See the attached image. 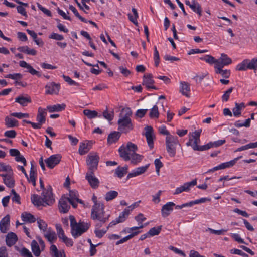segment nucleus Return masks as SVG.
<instances>
[{
    "label": "nucleus",
    "instance_id": "f257e3e1",
    "mask_svg": "<svg viewBox=\"0 0 257 257\" xmlns=\"http://www.w3.org/2000/svg\"><path fill=\"white\" fill-rule=\"evenodd\" d=\"M40 187L43 190L41 197L36 194H33L31 196V201L35 206H45L46 205H52L55 199L52 193V188L51 186L47 187V189H45L43 181L41 178L39 179Z\"/></svg>",
    "mask_w": 257,
    "mask_h": 257
},
{
    "label": "nucleus",
    "instance_id": "f03ea898",
    "mask_svg": "<svg viewBox=\"0 0 257 257\" xmlns=\"http://www.w3.org/2000/svg\"><path fill=\"white\" fill-rule=\"evenodd\" d=\"M137 150V146L131 142H128L126 146L124 145L121 146L118 151L120 157L124 160H131V163L136 165L140 162L143 158V156L136 153Z\"/></svg>",
    "mask_w": 257,
    "mask_h": 257
},
{
    "label": "nucleus",
    "instance_id": "7ed1b4c3",
    "mask_svg": "<svg viewBox=\"0 0 257 257\" xmlns=\"http://www.w3.org/2000/svg\"><path fill=\"white\" fill-rule=\"evenodd\" d=\"M132 115L131 109L128 108H123L119 114L117 122L118 130L121 133L127 134L134 128L130 117Z\"/></svg>",
    "mask_w": 257,
    "mask_h": 257
},
{
    "label": "nucleus",
    "instance_id": "20e7f679",
    "mask_svg": "<svg viewBox=\"0 0 257 257\" xmlns=\"http://www.w3.org/2000/svg\"><path fill=\"white\" fill-rule=\"evenodd\" d=\"M110 215H105L104 205L102 204H96L92 206L91 217L93 220H97L99 221L105 223L108 220Z\"/></svg>",
    "mask_w": 257,
    "mask_h": 257
},
{
    "label": "nucleus",
    "instance_id": "39448f33",
    "mask_svg": "<svg viewBox=\"0 0 257 257\" xmlns=\"http://www.w3.org/2000/svg\"><path fill=\"white\" fill-rule=\"evenodd\" d=\"M202 129H199L193 132L191 137H189L188 141L186 143L187 146H191L194 151H205V145L199 146L200 143V136Z\"/></svg>",
    "mask_w": 257,
    "mask_h": 257
},
{
    "label": "nucleus",
    "instance_id": "423d86ee",
    "mask_svg": "<svg viewBox=\"0 0 257 257\" xmlns=\"http://www.w3.org/2000/svg\"><path fill=\"white\" fill-rule=\"evenodd\" d=\"M177 136H168L166 137V146L167 152L170 156L173 157L176 154V145L178 144Z\"/></svg>",
    "mask_w": 257,
    "mask_h": 257
},
{
    "label": "nucleus",
    "instance_id": "0eeeda50",
    "mask_svg": "<svg viewBox=\"0 0 257 257\" xmlns=\"http://www.w3.org/2000/svg\"><path fill=\"white\" fill-rule=\"evenodd\" d=\"M99 157L96 153H90L86 158V164L88 166V171L94 172L97 169Z\"/></svg>",
    "mask_w": 257,
    "mask_h": 257
},
{
    "label": "nucleus",
    "instance_id": "6e6552de",
    "mask_svg": "<svg viewBox=\"0 0 257 257\" xmlns=\"http://www.w3.org/2000/svg\"><path fill=\"white\" fill-rule=\"evenodd\" d=\"M90 226V224L88 223L84 222V221H79L78 225L71 229V234L74 238H76L86 232Z\"/></svg>",
    "mask_w": 257,
    "mask_h": 257
},
{
    "label": "nucleus",
    "instance_id": "1a4fd4ad",
    "mask_svg": "<svg viewBox=\"0 0 257 257\" xmlns=\"http://www.w3.org/2000/svg\"><path fill=\"white\" fill-rule=\"evenodd\" d=\"M62 156L60 154H55L50 156L45 160L47 166L50 169H53L61 161Z\"/></svg>",
    "mask_w": 257,
    "mask_h": 257
},
{
    "label": "nucleus",
    "instance_id": "9d476101",
    "mask_svg": "<svg viewBox=\"0 0 257 257\" xmlns=\"http://www.w3.org/2000/svg\"><path fill=\"white\" fill-rule=\"evenodd\" d=\"M241 158H242V156H240L237 158H235L233 160H231L230 161L221 163L219 165L216 166V167L213 168L212 169H209L207 171V172H214L215 171H217V170H218L220 169H225L227 168L231 167L233 166V165H234L235 164V163H236V162L239 159H240Z\"/></svg>",
    "mask_w": 257,
    "mask_h": 257
},
{
    "label": "nucleus",
    "instance_id": "9b49d317",
    "mask_svg": "<svg viewBox=\"0 0 257 257\" xmlns=\"http://www.w3.org/2000/svg\"><path fill=\"white\" fill-rule=\"evenodd\" d=\"M130 214V209H124L123 212H122L118 217L115 220H113L108 224V227H112L114 225H116L118 223H122L124 222L126 219L128 218Z\"/></svg>",
    "mask_w": 257,
    "mask_h": 257
},
{
    "label": "nucleus",
    "instance_id": "f8f14e48",
    "mask_svg": "<svg viewBox=\"0 0 257 257\" xmlns=\"http://www.w3.org/2000/svg\"><path fill=\"white\" fill-rule=\"evenodd\" d=\"M94 172L93 171H88L86 173L85 178L90 186L93 189H96L99 186V181L95 176Z\"/></svg>",
    "mask_w": 257,
    "mask_h": 257
},
{
    "label": "nucleus",
    "instance_id": "ddd939ff",
    "mask_svg": "<svg viewBox=\"0 0 257 257\" xmlns=\"http://www.w3.org/2000/svg\"><path fill=\"white\" fill-rule=\"evenodd\" d=\"M145 136L147 139L148 145L150 149L154 147V139L155 137L153 135V129L151 126H146L145 127Z\"/></svg>",
    "mask_w": 257,
    "mask_h": 257
},
{
    "label": "nucleus",
    "instance_id": "4468645a",
    "mask_svg": "<svg viewBox=\"0 0 257 257\" xmlns=\"http://www.w3.org/2000/svg\"><path fill=\"white\" fill-rule=\"evenodd\" d=\"M197 184L196 179H194L191 182H187L184 183L182 186H181L179 187H177L175 192L174 193V195L178 194L179 193H182L183 191L187 192L190 190V188L191 187H193L196 185Z\"/></svg>",
    "mask_w": 257,
    "mask_h": 257
},
{
    "label": "nucleus",
    "instance_id": "2eb2a0df",
    "mask_svg": "<svg viewBox=\"0 0 257 257\" xmlns=\"http://www.w3.org/2000/svg\"><path fill=\"white\" fill-rule=\"evenodd\" d=\"M60 85L54 82L48 83L45 86L46 94H57L59 91Z\"/></svg>",
    "mask_w": 257,
    "mask_h": 257
},
{
    "label": "nucleus",
    "instance_id": "dca6fc26",
    "mask_svg": "<svg viewBox=\"0 0 257 257\" xmlns=\"http://www.w3.org/2000/svg\"><path fill=\"white\" fill-rule=\"evenodd\" d=\"M155 83L153 79V76L151 74H145L143 76L142 84L145 86L147 89H154L157 90L158 88L153 85Z\"/></svg>",
    "mask_w": 257,
    "mask_h": 257
},
{
    "label": "nucleus",
    "instance_id": "f3484780",
    "mask_svg": "<svg viewBox=\"0 0 257 257\" xmlns=\"http://www.w3.org/2000/svg\"><path fill=\"white\" fill-rule=\"evenodd\" d=\"M175 206V204L172 202H167L164 204L161 209V214L163 217H166L170 214V212L173 211V207Z\"/></svg>",
    "mask_w": 257,
    "mask_h": 257
},
{
    "label": "nucleus",
    "instance_id": "a211bd4d",
    "mask_svg": "<svg viewBox=\"0 0 257 257\" xmlns=\"http://www.w3.org/2000/svg\"><path fill=\"white\" fill-rule=\"evenodd\" d=\"M10 217L7 215L0 221V231L3 233H5L9 229Z\"/></svg>",
    "mask_w": 257,
    "mask_h": 257
},
{
    "label": "nucleus",
    "instance_id": "6ab92c4d",
    "mask_svg": "<svg viewBox=\"0 0 257 257\" xmlns=\"http://www.w3.org/2000/svg\"><path fill=\"white\" fill-rule=\"evenodd\" d=\"M217 66L224 67L225 65H228L232 63V60L228 57L226 54L222 53L219 59L216 60Z\"/></svg>",
    "mask_w": 257,
    "mask_h": 257
},
{
    "label": "nucleus",
    "instance_id": "aec40b11",
    "mask_svg": "<svg viewBox=\"0 0 257 257\" xmlns=\"http://www.w3.org/2000/svg\"><path fill=\"white\" fill-rule=\"evenodd\" d=\"M149 166V164H148L145 166L137 168L136 169H134L132 172L128 174L127 178L129 179L132 177H136L137 176L143 174L147 171Z\"/></svg>",
    "mask_w": 257,
    "mask_h": 257
},
{
    "label": "nucleus",
    "instance_id": "412c9836",
    "mask_svg": "<svg viewBox=\"0 0 257 257\" xmlns=\"http://www.w3.org/2000/svg\"><path fill=\"white\" fill-rule=\"evenodd\" d=\"M68 200L66 197H62L59 202V209L60 212L65 213L69 211L70 205L68 203Z\"/></svg>",
    "mask_w": 257,
    "mask_h": 257
},
{
    "label": "nucleus",
    "instance_id": "4be33fe9",
    "mask_svg": "<svg viewBox=\"0 0 257 257\" xmlns=\"http://www.w3.org/2000/svg\"><path fill=\"white\" fill-rule=\"evenodd\" d=\"M180 92L186 97L189 98L190 97V84L186 82L181 81L180 83Z\"/></svg>",
    "mask_w": 257,
    "mask_h": 257
},
{
    "label": "nucleus",
    "instance_id": "5701e85b",
    "mask_svg": "<svg viewBox=\"0 0 257 257\" xmlns=\"http://www.w3.org/2000/svg\"><path fill=\"white\" fill-rule=\"evenodd\" d=\"M18 240L17 235L13 232H9L6 235V242L8 246H12L14 245Z\"/></svg>",
    "mask_w": 257,
    "mask_h": 257
},
{
    "label": "nucleus",
    "instance_id": "b1692460",
    "mask_svg": "<svg viewBox=\"0 0 257 257\" xmlns=\"http://www.w3.org/2000/svg\"><path fill=\"white\" fill-rule=\"evenodd\" d=\"M46 109L39 107L38 110V114L37 115V121L38 123H40L41 125L44 123L46 121V116L47 112Z\"/></svg>",
    "mask_w": 257,
    "mask_h": 257
},
{
    "label": "nucleus",
    "instance_id": "393cba45",
    "mask_svg": "<svg viewBox=\"0 0 257 257\" xmlns=\"http://www.w3.org/2000/svg\"><path fill=\"white\" fill-rule=\"evenodd\" d=\"M44 233V237L50 243H52L57 239V236L55 232L52 230L50 228H48V230Z\"/></svg>",
    "mask_w": 257,
    "mask_h": 257
},
{
    "label": "nucleus",
    "instance_id": "a878e982",
    "mask_svg": "<svg viewBox=\"0 0 257 257\" xmlns=\"http://www.w3.org/2000/svg\"><path fill=\"white\" fill-rule=\"evenodd\" d=\"M15 102L23 106H26L28 103L31 102V99L29 96L25 97L23 95H20L15 98Z\"/></svg>",
    "mask_w": 257,
    "mask_h": 257
},
{
    "label": "nucleus",
    "instance_id": "bb28decb",
    "mask_svg": "<svg viewBox=\"0 0 257 257\" xmlns=\"http://www.w3.org/2000/svg\"><path fill=\"white\" fill-rule=\"evenodd\" d=\"M120 132L114 131L111 132L107 137V142L109 144H112L117 142L121 136Z\"/></svg>",
    "mask_w": 257,
    "mask_h": 257
},
{
    "label": "nucleus",
    "instance_id": "cd10ccee",
    "mask_svg": "<svg viewBox=\"0 0 257 257\" xmlns=\"http://www.w3.org/2000/svg\"><path fill=\"white\" fill-rule=\"evenodd\" d=\"M235 107L232 109V112L235 117H238L241 115V110L245 107V105L243 102L240 103L235 102Z\"/></svg>",
    "mask_w": 257,
    "mask_h": 257
},
{
    "label": "nucleus",
    "instance_id": "c85d7f7f",
    "mask_svg": "<svg viewBox=\"0 0 257 257\" xmlns=\"http://www.w3.org/2000/svg\"><path fill=\"white\" fill-rule=\"evenodd\" d=\"M21 218L23 221L29 223H33L36 220L33 215L27 212L22 213Z\"/></svg>",
    "mask_w": 257,
    "mask_h": 257
},
{
    "label": "nucleus",
    "instance_id": "c756f323",
    "mask_svg": "<svg viewBox=\"0 0 257 257\" xmlns=\"http://www.w3.org/2000/svg\"><path fill=\"white\" fill-rule=\"evenodd\" d=\"M78 198V195L77 192L75 191H70L69 192V197H67V199L70 204L72 205L73 207L76 208L77 204L75 201Z\"/></svg>",
    "mask_w": 257,
    "mask_h": 257
},
{
    "label": "nucleus",
    "instance_id": "7c9ffc66",
    "mask_svg": "<svg viewBox=\"0 0 257 257\" xmlns=\"http://www.w3.org/2000/svg\"><path fill=\"white\" fill-rule=\"evenodd\" d=\"M65 107L66 105L64 104H57L53 106L49 105L47 106V110H48L49 112H59L64 110Z\"/></svg>",
    "mask_w": 257,
    "mask_h": 257
},
{
    "label": "nucleus",
    "instance_id": "2f4dec72",
    "mask_svg": "<svg viewBox=\"0 0 257 257\" xmlns=\"http://www.w3.org/2000/svg\"><path fill=\"white\" fill-rule=\"evenodd\" d=\"M5 125L8 128H12L18 126V121L9 116H6L5 118Z\"/></svg>",
    "mask_w": 257,
    "mask_h": 257
},
{
    "label": "nucleus",
    "instance_id": "473e14b6",
    "mask_svg": "<svg viewBox=\"0 0 257 257\" xmlns=\"http://www.w3.org/2000/svg\"><path fill=\"white\" fill-rule=\"evenodd\" d=\"M215 72L220 74L223 77L228 78L230 75V71L229 70H223V67L215 66Z\"/></svg>",
    "mask_w": 257,
    "mask_h": 257
},
{
    "label": "nucleus",
    "instance_id": "72a5a7b5",
    "mask_svg": "<svg viewBox=\"0 0 257 257\" xmlns=\"http://www.w3.org/2000/svg\"><path fill=\"white\" fill-rule=\"evenodd\" d=\"M27 33L33 38L34 42L36 44L40 46H43L44 43L41 39L38 38L37 37V34L33 30H30L29 29H27Z\"/></svg>",
    "mask_w": 257,
    "mask_h": 257
},
{
    "label": "nucleus",
    "instance_id": "f704fd0d",
    "mask_svg": "<svg viewBox=\"0 0 257 257\" xmlns=\"http://www.w3.org/2000/svg\"><path fill=\"white\" fill-rule=\"evenodd\" d=\"M17 49L20 52L25 53L28 55L34 56L37 54L36 50L34 49H30L27 46L19 47Z\"/></svg>",
    "mask_w": 257,
    "mask_h": 257
},
{
    "label": "nucleus",
    "instance_id": "c9c22d12",
    "mask_svg": "<svg viewBox=\"0 0 257 257\" xmlns=\"http://www.w3.org/2000/svg\"><path fill=\"white\" fill-rule=\"evenodd\" d=\"M225 142V140H219L215 142H210L205 145V150H208L211 148L217 147L222 145Z\"/></svg>",
    "mask_w": 257,
    "mask_h": 257
},
{
    "label": "nucleus",
    "instance_id": "e433bc0d",
    "mask_svg": "<svg viewBox=\"0 0 257 257\" xmlns=\"http://www.w3.org/2000/svg\"><path fill=\"white\" fill-rule=\"evenodd\" d=\"M31 249L36 256H39L41 253V250L38 242L35 240H33L31 244Z\"/></svg>",
    "mask_w": 257,
    "mask_h": 257
},
{
    "label": "nucleus",
    "instance_id": "4c0bfd02",
    "mask_svg": "<svg viewBox=\"0 0 257 257\" xmlns=\"http://www.w3.org/2000/svg\"><path fill=\"white\" fill-rule=\"evenodd\" d=\"M128 166H125L124 167L118 166L115 170V174L119 178H122L125 174L127 173Z\"/></svg>",
    "mask_w": 257,
    "mask_h": 257
},
{
    "label": "nucleus",
    "instance_id": "58836bf2",
    "mask_svg": "<svg viewBox=\"0 0 257 257\" xmlns=\"http://www.w3.org/2000/svg\"><path fill=\"white\" fill-rule=\"evenodd\" d=\"M190 8L193 11V12L196 13L199 16H202V9L200 5L198 3L193 0Z\"/></svg>",
    "mask_w": 257,
    "mask_h": 257
},
{
    "label": "nucleus",
    "instance_id": "ea45409f",
    "mask_svg": "<svg viewBox=\"0 0 257 257\" xmlns=\"http://www.w3.org/2000/svg\"><path fill=\"white\" fill-rule=\"evenodd\" d=\"M13 175V172L9 173L8 177L4 179V182L5 185L9 188H13L15 185V181L12 177Z\"/></svg>",
    "mask_w": 257,
    "mask_h": 257
},
{
    "label": "nucleus",
    "instance_id": "a19ab883",
    "mask_svg": "<svg viewBox=\"0 0 257 257\" xmlns=\"http://www.w3.org/2000/svg\"><path fill=\"white\" fill-rule=\"evenodd\" d=\"M247 60V68L248 69L256 70L257 69V57L252 58L251 60L248 59Z\"/></svg>",
    "mask_w": 257,
    "mask_h": 257
},
{
    "label": "nucleus",
    "instance_id": "79ce46f5",
    "mask_svg": "<svg viewBox=\"0 0 257 257\" xmlns=\"http://www.w3.org/2000/svg\"><path fill=\"white\" fill-rule=\"evenodd\" d=\"M83 114L89 119H92L98 116V113L95 110H91L90 109H84L83 111Z\"/></svg>",
    "mask_w": 257,
    "mask_h": 257
},
{
    "label": "nucleus",
    "instance_id": "37998d69",
    "mask_svg": "<svg viewBox=\"0 0 257 257\" xmlns=\"http://www.w3.org/2000/svg\"><path fill=\"white\" fill-rule=\"evenodd\" d=\"M118 192L116 191L111 190L107 192L105 196V199L107 201H109L115 198L118 196Z\"/></svg>",
    "mask_w": 257,
    "mask_h": 257
},
{
    "label": "nucleus",
    "instance_id": "c03bdc74",
    "mask_svg": "<svg viewBox=\"0 0 257 257\" xmlns=\"http://www.w3.org/2000/svg\"><path fill=\"white\" fill-rule=\"evenodd\" d=\"M149 116L151 118H158L159 116V112L158 110V107L155 105L151 109V111L149 113Z\"/></svg>",
    "mask_w": 257,
    "mask_h": 257
},
{
    "label": "nucleus",
    "instance_id": "a18cd8bd",
    "mask_svg": "<svg viewBox=\"0 0 257 257\" xmlns=\"http://www.w3.org/2000/svg\"><path fill=\"white\" fill-rule=\"evenodd\" d=\"M200 59L202 60L205 61L206 62L210 64H215V65H216V60L212 56L209 55H205L203 57H200Z\"/></svg>",
    "mask_w": 257,
    "mask_h": 257
},
{
    "label": "nucleus",
    "instance_id": "49530a36",
    "mask_svg": "<svg viewBox=\"0 0 257 257\" xmlns=\"http://www.w3.org/2000/svg\"><path fill=\"white\" fill-rule=\"evenodd\" d=\"M89 150V148H88V144H85L84 143H80L79 148V153L80 155H84Z\"/></svg>",
    "mask_w": 257,
    "mask_h": 257
},
{
    "label": "nucleus",
    "instance_id": "de8ad7c7",
    "mask_svg": "<svg viewBox=\"0 0 257 257\" xmlns=\"http://www.w3.org/2000/svg\"><path fill=\"white\" fill-rule=\"evenodd\" d=\"M37 224L39 228L42 230L43 232H46L47 229V224L43 220L40 218L37 219Z\"/></svg>",
    "mask_w": 257,
    "mask_h": 257
},
{
    "label": "nucleus",
    "instance_id": "09e8293b",
    "mask_svg": "<svg viewBox=\"0 0 257 257\" xmlns=\"http://www.w3.org/2000/svg\"><path fill=\"white\" fill-rule=\"evenodd\" d=\"M210 201V199H209L208 198H201L199 199H197L194 201H191L189 202H188L189 207H192L193 205L199 204V203H204L206 201Z\"/></svg>",
    "mask_w": 257,
    "mask_h": 257
},
{
    "label": "nucleus",
    "instance_id": "8fccbe9b",
    "mask_svg": "<svg viewBox=\"0 0 257 257\" xmlns=\"http://www.w3.org/2000/svg\"><path fill=\"white\" fill-rule=\"evenodd\" d=\"M162 227V226L161 225V226H158L157 228L153 227V228H151L148 232L150 236H153L155 235H158L161 231Z\"/></svg>",
    "mask_w": 257,
    "mask_h": 257
},
{
    "label": "nucleus",
    "instance_id": "3c124183",
    "mask_svg": "<svg viewBox=\"0 0 257 257\" xmlns=\"http://www.w3.org/2000/svg\"><path fill=\"white\" fill-rule=\"evenodd\" d=\"M69 8L73 12L75 16L77 17L79 20L84 23L87 22V20L80 15L77 9L74 6L72 5H70Z\"/></svg>",
    "mask_w": 257,
    "mask_h": 257
},
{
    "label": "nucleus",
    "instance_id": "603ef678",
    "mask_svg": "<svg viewBox=\"0 0 257 257\" xmlns=\"http://www.w3.org/2000/svg\"><path fill=\"white\" fill-rule=\"evenodd\" d=\"M37 176V172L30 171L29 177L27 180L29 183H32L34 186H36V178Z\"/></svg>",
    "mask_w": 257,
    "mask_h": 257
},
{
    "label": "nucleus",
    "instance_id": "864d4df0",
    "mask_svg": "<svg viewBox=\"0 0 257 257\" xmlns=\"http://www.w3.org/2000/svg\"><path fill=\"white\" fill-rule=\"evenodd\" d=\"M103 116L108 121H112L114 117L113 111H108L107 109L103 112Z\"/></svg>",
    "mask_w": 257,
    "mask_h": 257
},
{
    "label": "nucleus",
    "instance_id": "5fc2aeb1",
    "mask_svg": "<svg viewBox=\"0 0 257 257\" xmlns=\"http://www.w3.org/2000/svg\"><path fill=\"white\" fill-rule=\"evenodd\" d=\"M109 228L110 227H108V225L105 229H95L94 233L95 234L96 236L99 238H101L106 233V232L107 231Z\"/></svg>",
    "mask_w": 257,
    "mask_h": 257
},
{
    "label": "nucleus",
    "instance_id": "6e6d98bb",
    "mask_svg": "<svg viewBox=\"0 0 257 257\" xmlns=\"http://www.w3.org/2000/svg\"><path fill=\"white\" fill-rule=\"evenodd\" d=\"M247 66V60L244 59L241 63L236 66V69L238 71H245L248 69Z\"/></svg>",
    "mask_w": 257,
    "mask_h": 257
},
{
    "label": "nucleus",
    "instance_id": "4d7b16f0",
    "mask_svg": "<svg viewBox=\"0 0 257 257\" xmlns=\"http://www.w3.org/2000/svg\"><path fill=\"white\" fill-rule=\"evenodd\" d=\"M233 89V87H230L224 92L221 97L223 102H227L229 100L230 95L232 92Z\"/></svg>",
    "mask_w": 257,
    "mask_h": 257
},
{
    "label": "nucleus",
    "instance_id": "13d9d810",
    "mask_svg": "<svg viewBox=\"0 0 257 257\" xmlns=\"http://www.w3.org/2000/svg\"><path fill=\"white\" fill-rule=\"evenodd\" d=\"M5 171L7 173H11L13 172L12 168L9 165H5L4 163L0 162V172Z\"/></svg>",
    "mask_w": 257,
    "mask_h": 257
},
{
    "label": "nucleus",
    "instance_id": "bf43d9fd",
    "mask_svg": "<svg viewBox=\"0 0 257 257\" xmlns=\"http://www.w3.org/2000/svg\"><path fill=\"white\" fill-rule=\"evenodd\" d=\"M154 60L155 61V66H158L160 63V56L158 51L157 49V47L156 46H154Z\"/></svg>",
    "mask_w": 257,
    "mask_h": 257
},
{
    "label": "nucleus",
    "instance_id": "052dcab7",
    "mask_svg": "<svg viewBox=\"0 0 257 257\" xmlns=\"http://www.w3.org/2000/svg\"><path fill=\"white\" fill-rule=\"evenodd\" d=\"M56 228L58 237L60 239H62L63 238L66 237L64 234V230H63L62 228L61 227L60 225H56Z\"/></svg>",
    "mask_w": 257,
    "mask_h": 257
},
{
    "label": "nucleus",
    "instance_id": "680f3d73",
    "mask_svg": "<svg viewBox=\"0 0 257 257\" xmlns=\"http://www.w3.org/2000/svg\"><path fill=\"white\" fill-rule=\"evenodd\" d=\"M11 116L21 119L24 117H29V114L28 113H23L22 112H14L11 114Z\"/></svg>",
    "mask_w": 257,
    "mask_h": 257
},
{
    "label": "nucleus",
    "instance_id": "e2e57ef3",
    "mask_svg": "<svg viewBox=\"0 0 257 257\" xmlns=\"http://www.w3.org/2000/svg\"><path fill=\"white\" fill-rule=\"evenodd\" d=\"M11 193L13 195V196L12 198V201L13 202H16L18 204H20L21 202L19 195L16 192L14 189H12L11 190Z\"/></svg>",
    "mask_w": 257,
    "mask_h": 257
},
{
    "label": "nucleus",
    "instance_id": "0e129e2a",
    "mask_svg": "<svg viewBox=\"0 0 257 257\" xmlns=\"http://www.w3.org/2000/svg\"><path fill=\"white\" fill-rule=\"evenodd\" d=\"M207 230H209L211 233L217 235H220L221 234H223L225 232H226L228 231V229H221L219 230H216L210 228H208Z\"/></svg>",
    "mask_w": 257,
    "mask_h": 257
},
{
    "label": "nucleus",
    "instance_id": "69168bd1",
    "mask_svg": "<svg viewBox=\"0 0 257 257\" xmlns=\"http://www.w3.org/2000/svg\"><path fill=\"white\" fill-rule=\"evenodd\" d=\"M37 6L38 8L42 11L45 14H46L47 16L49 17L52 16L51 12L50 10L48 9H47L46 8L43 7L41 5H40L39 3H37Z\"/></svg>",
    "mask_w": 257,
    "mask_h": 257
},
{
    "label": "nucleus",
    "instance_id": "338daca9",
    "mask_svg": "<svg viewBox=\"0 0 257 257\" xmlns=\"http://www.w3.org/2000/svg\"><path fill=\"white\" fill-rule=\"evenodd\" d=\"M230 253L232 254H238L243 257H248V254L243 252L241 250L238 249H232L231 250H230Z\"/></svg>",
    "mask_w": 257,
    "mask_h": 257
},
{
    "label": "nucleus",
    "instance_id": "774afa93",
    "mask_svg": "<svg viewBox=\"0 0 257 257\" xmlns=\"http://www.w3.org/2000/svg\"><path fill=\"white\" fill-rule=\"evenodd\" d=\"M20 252L24 257H33L31 252L25 247L22 248Z\"/></svg>",
    "mask_w": 257,
    "mask_h": 257
}]
</instances>
